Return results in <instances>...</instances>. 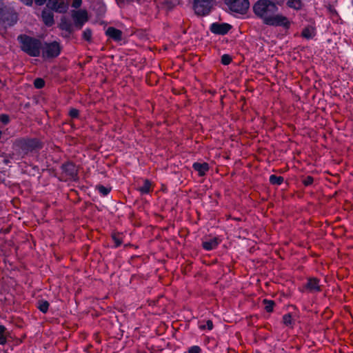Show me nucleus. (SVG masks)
<instances>
[{
  "label": "nucleus",
  "mask_w": 353,
  "mask_h": 353,
  "mask_svg": "<svg viewBox=\"0 0 353 353\" xmlns=\"http://www.w3.org/2000/svg\"><path fill=\"white\" fill-rule=\"evenodd\" d=\"M52 10L48 8L44 9L41 13L42 20L48 26H51L54 23V17Z\"/></svg>",
  "instance_id": "9b49d317"
},
{
  "label": "nucleus",
  "mask_w": 353,
  "mask_h": 353,
  "mask_svg": "<svg viewBox=\"0 0 353 353\" xmlns=\"http://www.w3.org/2000/svg\"><path fill=\"white\" fill-rule=\"evenodd\" d=\"M9 117L7 114H0V121L3 124H7L9 122Z\"/></svg>",
  "instance_id": "c756f323"
},
{
  "label": "nucleus",
  "mask_w": 353,
  "mask_h": 353,
  "mask_svg": "<svg viewBox=\"0 0 353 353\" xmlns=\"http://www.w3.org/2000/svg\"><path fill=\"white\" fill-rule=\"evenodd\" d=\"M106 34L113 39L115 41H121L122 39V32L118 29H116L113 27H109L106 30Z\"/></svg>",
  "instance_id": "ddd939ff"
},
{
  "label": "nucleus",
  "mask_w": 353,
  "mask_h": 353,
  "mask_svg": "<svg viewBox=\"0 0 353 353\" xmlns=\"http://www.w3.org/2000/svg\"><path fill=\"white\" fill-rule=\"evenodd\" d=\"M151 183L148 181H145L143 185L139 188L141 194H148L150 191Z\"/></svg>",
  "instance_id": "aec40b11"
},
{
  "label": "nucleus",
  "mask_w": 353,
  "mask_h": 353,
  "mask_svg": "<svg viewBox=\"0 0 353 353\" xmlns=\"http://www.w3.org/2000/svg\"><path fill=\"white\" fill-rule=\"evenodd\" d=\"M82 3V0H73L72 7L74 8H78L81 6Z\"/></svg>",
  "instance_id": "72a5a7b5"
},
{
  "label": "nucleus",
  "mask_w": 353,
  "mask_h": 353,
  "mask_svg": "<svg viewBox=\"0 0 353 353\" xmlns=\"http://www.w3.org/2000/svg\"><path fill=\"white\" fill-rule=\"evenodd\" d=\"M229 9L234 12L244 14L249 8L248 0H225Z\"/></svg>",
  "instance_id": "20e7f679"
},
{
  "label": "nucleus",
  "mask_w": 353,
  "mask_h": 353,
  "mask_svg": "<svg viewBox=\"0 0 353 353\" xmlns=\"http://www.w3.org/2000/svg\"><path fill=\"white\" fill-rule=\"evenodd\" d=\"M232 61V59L228 54H223L221 57V63L223 65H228Z\"/></svg>",
  "instance_id": "cd10ccee"
},
{
  "label": "nucleus",
  "mask_w": 353,
  "mask_h": 353,
  "mask_svg": "<svg viewBox=\"0 0 353 353\" xmlns=\"http://www.w3.org/2000/svg\"><path fill=\"white\" fill-rule=\"evenodd\" d=\"M72 17L75 26L81 28L88 21V13L85 10H78L72 12Z\"/></svg>",
  "instance_id": "6e6552de"
},
{
  "label": "nucleus",
  "mask_w": 353,
  "mask_h": 353,
  "mask_svg": "<svg viewBox=\"0 0 353 353\" xmlns=\"http://www.w3.org/2000/svg\"><path fill=\"white\" fill-rule=\"evenodd\" d=\"M255 16L267 26L288 29L290 21L279 12L277 2L272 0H257L252 7Z\"/></svg>",
  "instance_id": "f257e3e1"
},
{
  "label": "nucleus",
  "mask_w": 353,
  "mask_h": 353,
  "mask_svg": "<svg viewBox=\"0 0 353 353\" xmlns=\"http://www.w3.org/2000/svg\"><path fill=\"white\" fill-rule=\"evenodd\" d=\"M287 5L288 7L295 10H299L302 6V3L300 0H289L287 2Z\"/></svg>",
  "instance_id": "6ab92c4d"
},
{
  "label": "nucleus",
  "mask_w": 353,
  "mask_h": 353,
  "mask_svg": "<svg viewBox=\"0 0 353 353\" xmlns=\"http://www.w3.org/2000/svg\"><path fill=\"white\" fill-rule=\"evenodd\" d=\"M265 309L267 312H270L273 310V307L274 305V303L272 301L264 300Z\"/></svg>",
  "instance_id": "5701e85b"
},
{
  "label": "nucleus",
  "mask_w": 353,
  "mask_h": 353,
  "mask_svg": "<svg viewBox=\"0 0 353 353\" xmlns=\"http://www.w3.org/2000/svg\"><path fill=\"white\" fill-rule=\"evenodd\" d=\"M15 147L19 148L24 154L32 152L39 147V142L37 139H20L14 143Z\"/></svg>",
  "instance_id": "39448f33"
},
{
  "label": "nucleus",
  "mask_w": 353,
  "mask_h": 353,
  "mask_svg": "<svg viewBox=\"0 0 353 353\" xmlns=\"http://www.w3.org/2000/svg\"><path fill=\"white\" fill-rule=\"evenodd\" d=\"M199 328L201 330L208 329L211 330L213 328V323L211 321H208L205 324H200Z\"/></svg>",
  "instance_id": "a878e982"
},
{
  "label": "nucleus",
  "mask_w": 353,
  "mask_h": 353,
  "mask_svg": "<svg viewBox=\"0 0 353 353\" xmlns=\"http://www.w3.org/2000/svg\"><path fill=\"white\" fill-rule=\"evenodd\" d=\"M201 350L198 345H194L189 348L188 353H201Z\"/></svg>",
  "instance_id": "c85d7f7f"
},
{
  "label": "nucleus",
  "mask_w": 353,
  "mask_h": 353,
  "mask_svg": "<svg viewBox=\"0 0 353 353\" xmlns=\"http://www.w3.org/2000/svg\"><path fill=\"white\" fill-rule=\"evenodd\" d=\"M69 114L71 117L76 118L79 114V111L76 109H72L70 110Z\"/></svg>",
  "instance_id": "473e14b6"
},
{
  "label": "nucleus",
  "mask_w": 353,
  "mask_h": 353,
  "mask_svg": "<svg viewBox=\"0 0 353 353\" xmlns=\"http://www.w3.org/2000/svg\"><path fill=\"white\" fill-rule=\"evenodd\" d=\"M47 1V0H35L34 2L38 6H42Z\"/></svg>",
  "instance_id": "e433bc0d"
},
{
  "label": "nucleus",
  "mask_w": 353,
  "mask_h": 353,
  "mask_svg": "<svg viewBox=\"0 0 353 353\" xmlns=\"http://www.w3.org/2000/svg\"><path fill=\"white\" fill-rule=\"evenodd\" d=\"M313 183V178L311 177V176H307L305 180H304V184L305 185H311L312 183Z\"/></svg>",
  "instance_id": "c9c22d12"
},
{
  "label": "nucleus",
  "mask_w": 353,
  "mask_h": 353,
  "mask_svg": "<svg viewBox=\"0 0 353 353\" xmlns=\"http://www.w3.org/2000/svg\"><path fill=\"white\" fill-rule=\"evenodd\" d=\"M214 0H194V10L198 15L208 14L212 6Z\"/></svg>",
  "instance_id": "423d86ee"
},
{
  "label": "nucleus",
  "mask_w": 353,
  "mask_h": 353,
  "mask_svg": "<svg viewBox=\"0 0 353 353\" xmlns=\"http://www.w3.org/2000/svg\"><path fill=\"white\" fill-rule=\"evenodd\" d=\"M219 241L217 238H210L203 242V247L206 250H212L215 249L219 245Z\"/></svg>",
  "instance_id": "4468645a"
},
{
  "label": "nucleus",
  "mask_w": 353,
  "mask_h": 353,
  "mask_svg": "<svg viewBox=\"0 0 353 353\" xmlns=\"http://www.w3.org/2000/svg\"><path fill=\"white\" fill-rule=\"evenodd\" d=\"M17 40L24 52L34 57L40 56L42 42L39 39L21 34L18 37Z\"/></svg>",
  "instance_id": "f03ea898"
},
{
  "label": "nucleus",
  "mask_w": 353,
  "mask_h": 353,
  "mask_svg": "<svg viewBox=\"0 0 353 353\" xmlns=\"http://www.w3.org/2000/svg\"><path fill=\"white\" fill-rule=\"evenodd\" d=\"M60 26H61V28L63 30H65L67 31H70L71 30V25L70 23L61 22Z\"/></svg>",
  "instance_id": "7c9ffc66"
},
{
  "label": "nucleus",
  "mask_w": 353,
  "mask_h": 353,
  "mask_svg": "<svg viewBox=\"0 0 353 353\" xmlns=\"http://www.w3.org/2000/svg\"><path fill=\"white\" fill-rule=\"evenodd\" d=\"M194 169L198 172L200 176H203L209 169V165L206 163H194L193 164Z\"/></svg>",
  "instance_id": "dca6fc26"
},
{
  "label": "nucleus",
  "mask_w": 353,
  "mask_h": 353,
  "mask_svg": "<svg viewBox=\"0 0 353 353\" xmlns=\"http://www.w3.org/2000/svg\"><path fill=\"white\" fill-rule=\"evenodd\" d=\"M112 239L114 241V243H115V246H119L121 244V239L116 235H114L112 236Z\"/></svg>",
  "instance_id": "f704fd0d"
},
{
  "label": "nucleus",
  "mask_w": 353,
  "mask_h": 353,
  "mask_svg": "<svg viewBox=\"0 0 353 353\" xmlns=\"http://www.w3.org/2000/svg\"><path fill=\"white\" fill-rule=\"evenodd\" d=\"M98 190H99V192L103 195V196H106L109 194V192H110V189L108 188H106V187H104L103 185H100L99 186L98 188Z\"/></svg>",
  "instance_id": "393cba45"
},
{
  "label": "nucleus",
  "mask_w": 353,
  "mask_h": 353,
  "mask_svg": "<svg viewBox=\"0 0 353 353\" xmlns=\"http://www.w3.org/2000/svg\"><path fill=\"white\" fill-rule=\"evenodd\" d=\"M34 85L35 88L40 89L44 86L45 82H44L43 79H42L41 78H37L34 80Z\"/></svg>",
  "instance_id": "b1692460"
},
{
  "label": "nucleus",
  "mask_w": 353,
  "mask_h": 353,
  "mask_svg": "<svg viewBox=\"0 0 353 353\" xmlns=\"http://www.w3.org/2000/svg\"><path fill=\"white\" fill-rule=\"evenodd\" d=\"M83 37L85 40H90L91 38V31L90 30H85L83 32Z\"/></svg>",
  "instance_id": "2f4dec72"
},
{
  "label": "nucleus",
  "mask_w": 353,
  "mask_h": 353,
  "mask_svg": "<svg viewBox=\"0 0 353 353\" xmlns=\"http://www.w3.org/2000/svg\"><path fill=\"white\" fill-rule=\"evenodd\" d=\"M314 35L315 30L311 26L305 28L302 32V36L307 39L313 38Z\"/></svg>",
  "instance_id": "f3484780"
},
{
  "label": "nucleus",
  "mask_w": 353,
  "mask_h": 353,
  "mask_svg": "<svg viewBox=\"0 0 353 353\" xmlns=\"http://www.w3.org/2000/svg\"><path fill=\"white\" fill-rule=\"evenodd\" d=\"M283 323L286 325H290L292 324V316L289 314H285L283 317Z\"/></svg>",
  "instance_id": "bb28decb"
},
{
  "label": "nucleus",
  "mask_w": 353,
  "mask_h": 353,
  "mask_svg": "<svg viewBox=\"0 0 353 353\" xmlns=\"http://www.w3.org/2000/svg\"><path fill=\"white\" fill-rule=\"evenodd\" d=\"M47 7L56 12H65L68 8V4L65 0H48Z\"/></svg>",
  "instance_id": "1a4fd4ad"
},
{
  "label": "nucleus",
  "mask_w": 353,
  "mask_h": 353,
  "mask_svg": "<svg viewBox=\"0 0 353 353\" xmlns=\"http://www.w3.org/2000/svg\"><path fill=\"white\" fill-rule=\"evenodd\" d=\"M48 307H49V303L46 301L42 300L38 303V308L39 309L40 311H41L43 313L47 312V311L48 310Z\"/></svg>",
  "instance_id": "4be33fe9"
},
{
  "label": "nucleus",
  "mask_w": 353,
  "mask_h": 353,
  "mask_svg": "<svg viewBox=\"0 0 353 353\" xmlns=\"http://www.w3.org/2000/svg\"><path fill=\"white\" fill-rule=\"evenodd\" d=\"M270 181L273 185H281L283 181V178L272 174L270 176Z\"/></svg>",
  "instance_id": "412c9836"
},
{
  "label": "nucleus",
  "mask_w": 353,
  "mask_h": 353,
  "mask_svg": "<svg viewBox=\"0 0 353 353\" xmlns=\"http://www.w3.org/2000/svg\"><path fill=\"white\" fill-rule=\"evenodd\" d=\"M63 170L72 179L77 176V168L75 165L71 163H65L62 167Z\"/></svg>",
  "instance_id": "2eb2a0df"
},
{
  "label": "nucleus",
  "mask_w": 353,
  "mask_h": 353,
  "mask_svg": "<svg viewBox=\"0 0 353 353\" xmlns=\"http://www.w3.org/2000/svg\"><path fill=\"white\" fill-rule=\"evenodd\" d=\"M24 4L30 6L32 3V0H21Z\"/></svg>",
  "instance_id": "4c0bfd02"
},
{
  "label": "nucleus",
  "mask_w": 353,
  "mask_h": 353,
  "mask_svg": "<svg viewBox=\"0 0 353 353\" xmlns=\"http://www.w3.org/2000/svg\"><path fill=\"white\" fill-rule=\"evenodd\" d=\"M43 59H50L57 57L60 54L61 48L57 41L42 43L41 50Z\"/></svg>",
  "instance_id": "7ed1b4c3"
},
{
  "label": "nucleus",
  "mask_w": 353,
  "mask_h": 353,
  "mask_svg": "<svg viewBox=\"0 0 353 353\" xmlns=\"http://www.w3.org/2000/svg\"><path fill=\"white\" fill-rule=\"evenodd\" d=\"M306 288L311 292H318L321 291L319 281L316 278H310L306 284Z\"/></svg>",
  "instance_id": "f8f14e48"
},
{
  "label": "nucleus",
  "mask_w": 353,
  "mask_h": 353,
  "mask_svg": "<svg viewBox=\"0 0 353 353\" xmlns=\"http://www.w3.org/2000/svg\"><path fill=\"white\" fill-rule=\"evenodd\" d=\"M8 16L11 18V22H8V25H14L17 21L16 14L9 13L4 6L3 0H0V23H5L6 21H8Z\"/></svg>",
  "instance_id": "0eeeda50"
},
{
  "label": "nucleus",
  "mask_w": 353,
  "mask_h": 353,
  "mask_svg": "<svg viewBox=\"0 0 353 353\" xmlns=\"http://www.w3.org/2000/svg\"><path fill=\"white\" fill-rule=\"evenodd\" d=\"M8 332H6V327L0 325V345H5L7 343Z\"/></svg>",
  "instance_id": "a211bd4d"
},
{
  "label": "nucleus",
  "mask_w": 353,
  "mask_h": 353,
  "mask_svg": "<svg viewBox=\"0 0 353 353\" xmlns=\"http://www.w3.org/2000/svg\"><path fill=\"white\" fill-rule=\"evenodd\" d=\"M230 28L231 26L225 23H213L210 29L214 34L223 35L228 33Z\"/></svg>",
  "instance_id": "9d476101"
}]
</instances>
